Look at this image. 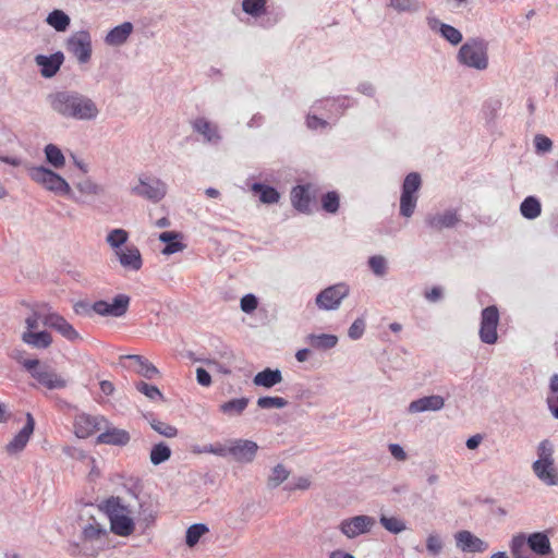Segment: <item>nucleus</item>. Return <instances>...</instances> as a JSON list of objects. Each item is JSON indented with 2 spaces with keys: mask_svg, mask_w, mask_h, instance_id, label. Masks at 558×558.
<instances>
[{
  "mask_svg": "<svg viewBox=\"0 0 558 558\" xmlns=\"http://www.w3.org/2000/svg\"><path fill=\"white\" fill-rule=\"evenodd\" d=\"M107 531L98 523H90L83 529L82 543L71 546L72 556L95 558L102 549Z\"/></svg>",
  "mask_w": 558,
  "mask_h": 558,
  "instance_id": "423d86ee",
  "label": "nucleus"
},
{
  "mask_svg": "<svg viewBox=\"0 0 558 558\" xmlns=\"http://www.w3.org/2000/svg\"><path fill=\"white\" fill-rule=\"evenodd\" d=\"M129 233L124 229H113L107 234V243L116 251L122 250L128 242Z\"/></svg>",
  "mask_w": 558,
  "mask_h": 558,
  "instance_id": "a18cd8bd",
  "label": "nucleus"
},
{
  "mask_svg": "<svg viewBox=\"0 0 558 558\" xmlns=\"http://www.w3.org/2000/svg\"><path fill=\"white\" fill-rule=\"evenodd\" d=\"M130 296L126 294H118L111 302L97 301L93 304V311L100 316L121 317L129 308Z\"/></svg>",
  "mask_w": 558,
  "mask_h": 558,
  "instance_id": "ddd939ff",
  "label": "nucleus"
},
{
  "mask_svg": "<svg viewBox=\"0 0 558 558\" xmlns=\"http://www.w3.org/2000/svg\"><path fill=\"white\" fill-rule=\"evenodd\" d=\"M116 255L125 269L137 271L143 266L141 252L135 245H126L122 250L116 251Z\"/></svg>",
  "mask_w": 558,
  "mask_h": 558,
  "instance_id": "393cba45",
  "label": "nucleus"
},
{
  "mask_svg": "<svg viewBox=\"0 0 558 558\" xmlns=\"http://www.w3.org/2000/svg\"><path fill=\"white\" fill-rule=\"evenodd\" d=\"M368 266L374 275L383 277L387 274V260L381 255H374L368 258Z\"/></svg>",
  "mask_w": 558,
  "mask_h": 558,
  "instance_id": "864d4df0",
  "label": "nucleus"
},
{
  "mask_svg": "<svg viewBox=\"0 0 558 558\" xmlns=\"http://www.w3.org/2000/svg\"><path fill=\"white\" fill-rule=\"evenodd\" d=\"M75 187L78 190L81 194L87 196H97L102 193V187L89 178L81 182H77L75 184Z\"/></svg>",
  "mask_w": 558,
  "mask_h": 558,
  "instance_id": "09e8293b",
  "label": "nucleus"
},
{
  "mask_svg": "<svg viewBox=\"0 0 558 558\" xmlns=\"http://www.w3.org/2000/svg\"><path fill=\"white\" fill-rule=\"evenodd\" d=\"M513 558H538L553 554V548L547 531L534 532L530 535L518 533L509 543Z\"/></svg>",
  "mask_w": 558,
  "mask_h": 558,
  "instance_id": "f03ea898",
  "label": "nucleus"
},
{
  "mask_svg": "<svg viewBox=\"0 0 558 558\" xmlns=\"http://www.w3.org/2000/svg\"><path fill=\"white\" fill-rule=\"evenodd\" d=\"M252 191L258 195L260 202L265 204H275L280 197L276 189L262 183H254L252 185Z\"/></svg>",
  "mask_w": 558,
  "mask_h": 558,
  "instance_id": "e433bc0d",
  "label": "nucleus"
},
{
  "mask_svg": "<svg viewBox=\"0 0 558 558\" xmlns=\"http://www.w3.org/2000/svg\"><path fill=\"white\" fill-rule=\"evenodd\" d=\"M350 99L345 96L337 98H326L317 101L313 106L315 112L325 110L327 119H337L344 113V110L350 107Z\"/></svg>",
  "mask_w": 558,
  "mask_h": 558,
  "instance_id": "6ab92c4d",
  "label": "nucleus"
},
{
  "mask_svg": "<svg viewBox=\"0 0 558 558\" xmlns=\"http://www.w3.org/2000/svg\"><path fill=\"white\" fill-rule=\"evenodd\" d=\"M193 129L208 143L218 144L221 140L218 128L204 118L196 119L193 122Z\"/></svg>",
  "mask_w": 558,
  "mask_h": 558,
  "instance_id": "2f4dec72",
  "label": "nucleus"
},
{
  "mask_svg": "<svg viewBox=\"0 0 558 558\" xmlns=\"http://www.w3.org/2000/svg\"><path fill=\"white\" fill-rule=\"evenodd\" d=\"M313 187L311 184L298 185L291 191V202L295 209L301 213H308L311 205V192Z\"/></svg>",
  "mask_w": 558,
  "mask_h": 558,
  "instance_id": "cd10ccee",
  "label": "nucleus"
},
{
  "mask_svg": "<svg viewBox=\"0 0 558 558\" xmlns=\"http://www.w3.org/2000/svg\"><path fill=\"white\" fill-rule=\"evenodd\" d=\"M43 323L45 326L57 330L70 341H76L80 339V335L74 327L63 316L56 312H51L49 310L47 314L43 316Z\"/></svg>",
  "mask_w": 558,
  "mask_h": 558,
  "instance_id": "f3484780",
  "label": "nucleus"
},
{
  "mask_svg": "<svg viewBox=\"0 0 558 558\" xmlns=\"http://www.w3.org/2000/svg\"><path fill=\"white\" fill-rule=\"evenodd\" d=\"M64 61V54L58 51L51 56L37 54L35 57V63L40 69V74L46 77H52L60 70Z\"/></svg>",
  "mask_w": 558,
  "mask_h": 558,
  "instance_id": "5701e85b",
  "label": "nucleus"
},
{
  "mask_svg": "<svg viewBox=\"0 0 558 558\" xmlns=\"http://www.w3.org/2000/svg\"><path fill=\"white\" fill-rule=\"evenodd\" d=\"M257 305L258 301L254 294H246L241 299L240 306L244 313L250 314L254 312L257 308Z\"/></svg>",
  "mask_w": 558,
  "mask_h": 558,
  "instance_id": "052dcab7",
  "label": "nucleus"
},
{
  "mask_svg": "<svg viewBox=\"0 0 558 558\" xmlns=\"http://www.w3.org/2000/svg\"><path fill=\"white\" fill-rule=\"evenodd\" d=\"M248 402L250 399L245 397L232 399L220 404L219 410L220 412L229 416L240 415L247 408Z\"/></svg>",
  "mask_w": 558,
  "mask_h": 558,
  "instance_id": "c9c22d12",
  "label": "nucleus"
},
{
  "mask_svg": "<svg viewBox=\"0 0 558 558\" xmlns=\"http://www.w3.org/2000/svg\"><path fill=\"white\" fill-rule=\"evenodd\" d=\"M445 547L442 537L437 532H432L426 537V550L429 555L437 557Z\"/></svg>",
  "mask_w": 558,
  "mask_h": 558,
  "instance_id": "de8ad7c7",
  "label": "nucleus"
},
{
  "mask_svg": "<svg viewBox=\"0 0 558 558\" xmlns=\"http://www.w3.org/2000/svg\"><path fill=\"white\" fill-rule=\"evenodd\" d=\"M322 206L327 213H337L339 208V195L336 192H328L322 198Z\"/></svg>",
  "mask_w": 558,
  "mask_h": 558,
  "instance_id": "4d7b16f0",
  "label": "nucleus"
},
{
  "mask_svg": "<svg viewBox=\"0 0 558 558\" xmlns=\"http://www.w3.org/2000/svg\"><path fill=\"white\" fill-rule=\"evenodd\" d=\"M376 520L366 514H360L342 520L338 529L348 538L352 539L372 531Z\"/></svg>",
  "mask_w": 558,
  "mask_h": 558,
  "instance_id": "f8f14e48",
  "label": "nucleus"
},
{
  "mask_svg": "<svg viewBox=\"0 0 558 558\" xmlns=\"http://www.w3.org/2000/svg\"><path fill=\"white\" fill-rule=\"evenodd\" d=\"M258 445L248 439H232L229 441L228 454L240 463L252 462L257 453Z\"/></svg>",
  "mask_w": 558,
  "mask_h": 558,
  "instance_id": "2eb2a0df",
  "label": "nucleus"
},
{
  "mask_svg": "<svg viewBox=\"0 0 558 558\" xmlns=\"http://www.w3.org/2000/svg\"><path fill=\"white\" fill-rule=\"evenodd\" d=\"M390 454L398 461H405L408 454L399 444H390L388 446Z\"/></svg>",
  "mask_w": 558,
  "mask_h": 558,
  "instance_id": "338daca9",
  "label": "nucleus"
},
{
  "mask_svg": "<svg viewBox=\"0 0 558 558\" xmlns=\"http://www.w3.org/2000/svg\"><path fill=\"white\" fill-rule=\"evenodd\" d=\"M183 235L180 232L175 231H165L161 232L158 239L167 243V245L161 251L163 255H171L178 252H182L185 248V244L181 242Z\"/></svg>",
  "mask_w": 558,
  "mask_h": 558,
  "instance_id": "7c9ffc66",
  "label": "nucleus"
},
{
  "mask_svg": "<svg viewBox=\"0 0 558 558\" xmlns=\"http://www.w3.org/2000/svg\"><path fill=\"white\" fill-rule=\"evenodd\" d=\"M364 330H365V323H364V320L361 319V318H357L350 326V328L348 330V336L351 339H353V340H357V339H360L363 336Z\"/></svg>",
  "mask_w": 558,
  "mask_h": 558,
  "instance_id": "680f3d73",
  "label": "nucleus"
},
{
  "mask_svg": "<svg viewBox=\"0 0 558 558\" xmlns=\"http://www.w3.org/2000/svg\"><path fill=\"white\" fill-rule=\"evenodd\" d=\"M45 155H46L47 161L53 168L60 169L65 163V158H64L61 149L58 146L53 145V144H48L45 147Z\"/></svg>",
  "mask_w": 558,
  "mask_h": 558,
  "instance_id": "c03bdc74",
  "label": "nucleus"
},
{
  "mask_svg": "<svg viewBox=\"0 0 558 558\" xmlns=\"http://www.w3.org/2000/svg\"><path fill=\"white\" fill-rule=\"evenodd\" d=\"M102 428H105V432L97 436V444L123 447L131 440V435L128 430L112 426L107 421L104 423Z\"/></svg>",
  "mask_w": 558,
  "mask_h": 558,
  "instance_id": "aec40b11",
  "label": "nucleus"
},
{
  "mask_svg": "<svg viewBox=\"0 0 558 558\" xmlns=\"http://www.w3.org/2000/svg\"><path fill=\"white\" fill-rule=\"evenodd\" d=\"M27 173L34 182L41 185L47 191L52 192L57 195L68 196L77 204L85 203V201L76 197L73 194L70 184L61 175L53 172L52 170L43 166L28 167Z\"/></svg>",
  "mask_w": 558,
  "mask_h": 558,
  "instance_id": "20e7f679",
  "label": "nucleus"
},
{
  "mask_svg": "<svg viewBox=\"0 0 558 558\" xmlns=\"http://www.w3.org/2000/svg\"><path fill=\"white\" fill-rule=\"evenodd\" d=\"M379 522L385 530L392 534H399L407 530L405 522L398 517H387L381 514L379 518Z\"/></svg>",
  "mask_w": 558,
  "mask_h": 558,
  "instance_id": "37998d69",
  "label": "nucleus"
},
{
  "mask_svg": "<svg viewBox=\"0 0 558 558\" xmlns=\"http://www.w3.org/2000/svg\"><path fill=\"white\" fill-rule=\"evenodd\" d=\"M457 61L460 65L485 71L489 65L488 41L482 37L469 38L458 50Z\"/></svg>",
  "mask_w": 558,
  "mask_h": 558,
  "instance_id": "7ed1b4c3",
  "label": "nucleus"
},
{
  "mask_svg": "<svg viewBox=\"0 0 558 558\" xmlns=\"http://www.w3.org/2000/svg\"><path fill=\"white\" fill-rule=\"evenodd\" d=\"M112 533L118 536L126 537L133 534L135 523L131 517V509L121 502L119 497H111L104 504Z\"/></svg>",
  "mask_w": 558,
  "mask_h": 558,
  "instance_id": "39448f33",
  "label": "nucleus"
},
{
  "mask_svg": "<svg viewBox=\"0 0 558 558\" xmlns=\"http://www.w3.org/2000/svg\"><path fill=\"white\" fill-rule=\"evenodd\" d=\"M534 145L537 153H548L553 147V142L549 137L537 134L534 137Z\"/></svg>",
  "mask_w": 558,
  "mask_h": 558,
  "instance_id": "bf43d9fd",
  "label": "nucleus"
},
{
  "mask_svg": "<svg viewBox=\"0 0 558 558\" xmlns=\"http://www.w3.org/2000/svg\"><path fill=\"white\" fill-rule=\"evenodd\" d=\"M349 292L350 289L345 283L330 286L317 294L316 305L324 311L337 310Z\"/></svg>",
  "mask_w": 558,
  "mask_h": 558,
  "instance_id": "9b49d317",
  "label": "nucleus"
},
{
  "mask_svg": "<svg viewBox=\"0 0 558 558\" xmlns=\"http://www.w3.org/2000/svg\"><path fill=\"white\" fill-rule=\"evenodd\" d=\"M65 48L78 63H88L92 58L93 45L92 37L87 31L73 33L65 43Z\"/></svg>",
  "mask_w": 558,
  "mask_h": 558,
  "instance_id": "6e6552de",
  "label": "nucleus"
},
{
  "mask_svg": "<svg viewBox=\"0 0 558 558\" xmlns=\"http://www.w3.org/2000/svg\"><path fill=\"white\" fill-rule=\"evenodd\" d=\"M22 340L34 348L46 349L52 343V337L48 331H24Z\"/></svg>",
  "mask_w": 558,
  "mask_h": 558,
  "instance_id": "f704fd0d",
  "label": "nucleus"
},
{
  "mask_svg": "<svg viewBox=\"0 0 558 558\" xmlns=\"http://www.w3.org/2000/svg\"><path fill=\"white\" fill-rule=\"evenodd\" d=\"M51 109L65 119L94 121L99 114L97 104L76 90H59L48 95Z\"/></svg>",
  "mask_w": 558,
  "mask_h": 558,
  "instance_id": "f257e3e1",
  "label": "nucleus"
},
{
  "mask_svg": "<svg viewBox=\"0 0 558 558\" xmlns=\"http://www.w3.org/2000/svg\"><path fill=\"white\" fill-rule=\"evenodd\" d=\"M390 5L400 12L416 10L412 0H390Z\"/></svg>",
  "mask_w": 558,
  "mask_h": 558,
  "instance_id": "0e129e2a",
  "label": "nucleus"
},
{
  "mask_svg": "<svg viewBox=\"0 0 558 558\" xmlns=\"http://www.w3.org/2000/svg\"><path fill=\"white\" fill-rule=\"evenodd\" d=\"M427 24L432 31L438 32L444 39L453 46L459 45L463 39L462 33L458 28L440 22L435 16L427 17Z\"/></svg>",
  "mask_w": 558,
  "mask_h": 558,
  "instance_id": "b1692460",
  "label": "nucleus"
},
{
  "mask_svg": "<svg viewBox=\"0 0 558 558\" xmlns=\"http://www.w3.org/2000/svg\"><path fill=\"white\" fill-rule=\"evenodd\" d=\"M48 25L57 32H65L70 26V17L61 10H53L46 19Z\"/></svg>",
  "mask_w": 558,
  "mask_h": 558,
  "instance_id": "58836bf2",
  "label": "nucleus"
},
{
  "mask_svg": "<svg viewBox=\"0 0 558 558\" xmlns=\"http://www.w3.org/2000/svg\"><path fill=\"white\" fill-rule=\"evenodd\" d=\"M206 365L214 367L217 372L223 374V375H230L231 374V364L228 363H220L213 359H207L204 361Z\"/></svg>",
  "mask_w": 558,
  "mask_h": 558,
  "instance_id": "69168bd1",
  "label": "nucleus"
},
{
  "mask_svg": "<svg viewBox=\"0 0 558 558\" xmlns=\"http://www.w3.org/2000/svg\"><path fill=\"white\" fill-rule=\"evenodd\" d=\"M306 125L311 130L326 129L328 125L327 120L317 117L315 113L308 114L306 118Z\"/></svg>",
  "mask_w": 558,
  "mask_h": 558,
  "instance_id": "e2e57ef3",
  "label": "nucleus"
},
{
  "mask_svg": "<svg viewBox=\"0 0 558 558\" xmlns=\"http://www.w3.org/2000/svg\"><path fill=\"white\" fill-rule=\"evenodd\" d=\"M554 452L555 447L553 442L548 439H544L537 446V460L534 462H555Z\"/></svg>",
  "mask_w": 558,
  "mask_h": 558,
  "instance_id": "49530a36",
  "label": "nucleus"
},
{
  "mask_svg": "<svg viewBox=\"0 0 558 558\" xmlns=\"http://www.w3.org/2000/svg\"><path fill=\"white\" fill-rule=\"evenodd\" d=\"M136 389L145 395L148 399L155 401V400H163V395L158 389V387L154 385H149L145 381H138L135 384Z\"/></svg>",
  "mask_w": 558,
  "mask_h": 558,
  "instance_id": "603ef678",
  "label": "nucleus"
},
{
  "mask_svg": "<svg viewBox=\"0 0 558 558\" xmlns=\"http://www.w3.org/2000/svg\"><path fill=\"white\" fill-rule=\"evenodd\" d=\"M131 192L136 196L157 203L165 197L167 185L160 179L141 177L138 183L132 187Z\"/></svg>",
  "mask_w": 558,
  "mask_h": 558,
  "instance_id": "1a4fd4ad",
  "label": "nucleus"
},
{
  "mask_svg": "<svg viewBox=\"0 0 558 558\" xmlns=\"http://www.w3.org/2000/svg\"><path fill=\"white\" fill-rule=\"evenodd\" d=\"M456 545L463 553H484L488 544L470 531L463 530L454 534Z\"/></svg>",
  "mask_w": 558,
  "mask_h": 558,
  "instance_id": "412c9836",
  "label": "nucleus"
},
{
  "mask_svg": "<svg viewBox=\"0 0 558 558\" xmlns=\"http://www.w3.org/2000/svg\"><path fill=\"white\" fill-rule=\"evenodd\" d=\"M546 404L550 414L558 420V395H547Z\"/></svg>",
  "mask_w": 558,
  "mask_h": 558,
  "instance_id": "774afa93",
  "label": "nucleus"
},
{
  "mask_svg": "<svg viewBox=\"0 0 558 558\" xmlns=\"http://www.w3.org/2000/svg\"><path fill=\"white\" fill-rule=\"evenodd\" d=\"M49 311L48 304H43L38 307V310L33 311V313L25 319V324L27 326L26 331H33L38 327V320H43V316L47 314Z\"/></svg>",
  "mask_w": 558,
  "mask_h": 558,
  "instance_id": "5fc2aeb1",
  "label": "nucleus"
},
{
  "mask_svg": "<svg viewBox=\"0 0 558 558\" xmlns=\"http://www.w3.org/2000/svg\"><path fill=\"white\" fill-rule=\"evenodd\" d=\"M282 381V373L280 369H271V368H265L264 371L257 373L254 378L253 383L257 387H264V388H272L274 386L280 384Z\"/></svg>",
  "mask_w": 558,
  "mask_h": 558,
  "instance_id": "473e14b6",
  "label": "nucleus"
},
{
  "mask_svg": "<svg viewBox=\"0 0 558 558\" xmlns=\"http://www.w3.org/2000/svg\"><path fill=\"white\" fill-rule=\"evenodd\" d=\"M150 426L154 430H156L158 434L167 437V438H173L178 435V429L177 427L168 424V423H165V422H161V421H158V420H153L150 422Z\"/></svg>",
  "mask_w": 558,
  "mask_h": 558,
  "instance_id": "6e6d98bb",
  "label": "nucleus"
},
{
  "mask_svg": "<svg viewBox=\"0 0 558 558\" xmlns=\"http://www.w3.org/2000/svg\"><path fill=\"white\" fill-rule=\"evenodd\" d=\"M288 405V400L282 397H259L257 399V407L260 409H282Z\"/></svg>",
  "mask_w": 558,
  "mask_h": 558,
  "instance_id": "8fccbe9b",
  "label": "nucleus"
},
{
  "mask_svg": "<svg viewBox=\"0 0 558 558\" xmlns=\"http://www.w3.org/2000/svg\"><path fill=\"white\" fill-rule=\"evenodd\" d=\"M534 475L547 486L558 485V468L555 462H533Z\"/></svg>",
  "mask_w": 558,
  "mask_h": 558,
  "instance_id": "a878e982",
  "label": "nucleus"
},
{
  "mask_svg": "<svg viewBox=\"0 0 558 558\" xmlns=\"http://www.w3.org/2000/svg\"><path fill=\"white\" fill-rule=\"evenodd\" d=\"M445 407V399L439 395H432L418 398L409 403L407 411L416 414L427 411H440Z\"/></svg>",
  "mask_w": 558,
  "mask_h": 558,
  "instance_id": "4be33fe9",
  "label": "nucleus"
},
{
  "mask_svg": "<svg viewBox=\"0 0 558 558\" xmlns=\"http://www.w3.org/2000/svg\"><path fill=\"white\" fill-rule=\"evenodd\" d=\"M266 0H243L242 9L252 16H259L265 12Z\"/></svg>",
  "mask_w": 558,
  "mask_h": 558,
  "instance_id": "3c124183",
  "label": "nucleus"
},
{
  "mask_svg": "<svg viewBox=\"0 0 558 558\" xmlns=\"http://www.w3.org/2000/svg\"><path fill=\"white\" fill-rule=\"evenodd\" d=\"M209 529L206 524L195 523L186 530L185 543L189 547H194L202 536L207 534Z\"/></svg>",
  "mask_w": 558,
  "mask_h": 558,
  "instance_id": "a19ab883",
  "label": "nucleus"
},
{
  "mask_svg": "<svg viewBox=\"0 0 558 558\" xmlns=\"http://www.w3.org/2000/svg\"><path fill=\"white\" fill-rule=\"evenodd\" d=\"M521 215L526 219H535L541 215L542 207L539 201L534 196H527L520 206Z\"/></svg>",
  "mask_w": 558,
  "mask_h": 558,
  "instance_id": "4c0bfd02",
  "label": "nucleus"
},
{
  "mask_svg": "<svg viewBox=\"0 0 558 558\" xmlns=\"http://www.w3.org/2000/svg\"><path fill=\"white\" fill-rule=\"evenodd\" d=\"M289 475L290 471L282 463H278L270 471L267 478V486L269 488H277L289 477Z\"/></svg>",
  "mask_w": 558,
  "mask_h": 558,
  "instance_id": "ea45409f",
  "label": "nucleus"
},
{
  "mask_svg": "<svg viewBox=\"0 0 558 558\" xmlns=\"http://www.w3.org/2000/svg\"><path fill=\"white\" fill-rule=\"evenodd\" d=\"M170 457H171V449L165 442H159V444L154 445L150 450V454H149L150 462L154 465H158V464L166 462L167 460L170 459Z\"/></svg>",
  "mask_w": 558,
  "mask_h": 558,
  "instance_id": "79ce46f5",
  "label": "nucleus"
},
{
  "mask_svg": "<svg viewBox=\"0 0 558 558\" xmlns=\"http://www.w3.org/2000/svg\"><path fill=\"white\" fill-rule=\"evenodd\" d=\"M133 32V24L124 22L113 27L105 37V43L109 46H121L126 43Z\"/></svg>",
  "mask_w": 558,
  "mask_h": 558,
  "instance_id": "c756f323",
  "label": "nucleus"
},
{
  "mask_svg": "<svg viewBox=\"0 0 558 558\" xmlns=\"http://www.w3.org/2000/svg\"><path fill=\"white\" fill-rule=\"evenodd\" d=\"M33 377L48 389H62L66 386V380L62 376L48 368H40Z\"/></svg>",
  "mask_w": 558,
  "mask_h": 558,
  "instance_id": "c85d7f7f",
  "label": "nucleus"
},
{
  "mask_svg": "<svg viewBox=\"0 0 558 558\" xmlns=\"http://www.w3.org/2000/svg\"><path fill=\"white\" fill-rule=\"evenodd\" d=\"M35 430V420L28 412L26 413V422L23 428L5 445L4 449L9 456H17L27 446Z\"/></svg>",
  "mask_w": 558,
  "mask_h": 558,
  "instance_id": "4468645a",
  "label": "nucleus"
},
{
  "mask_svg": "<svg viewBox=\"0 0 558 558\" xmlns=\"http://www.w3.org/2000/svg\"><path fill=\"white\" fill-rule=\"evenodd\" d=\"M106 418L80 413L74 418V433L78 438H87L102 428Z\"/></svg>",
  "mask_w": 558,
  "mask_h": 558,
  "instance_id": "dca6fc26",
  "label": "nucleus"
},
{
  "mask_svg": "<svg viewBox=\"0 0 558 558\" xmlns=\"http://www.w3.org/2000/svg\"><path fill=\"white\" fill-rule=\"evenodd\" d=\"M421 184V177L417 172H411L405 177L400 197L401 216L409 218L413 215L417 203L416 193L418 192Z\"/></svg>",
  "mask_w": 558,
  "mask_h": 558,
  "instance_id": "0eeeda50",
  "label": "nucleus"
},
{
  "mask_svg": "<svg viewBox=\"0 0 558 558\" xmlns=\"http://www.w3.org/2000/svg\"><path fill=\"white\" fill-rule=\"evenodd\" d=\"M121 359L130 361L129 367L147 379H153L159 374L157 367L142 355L130 354Z\"/></svg>",
  "mask_w": 558,
  "mask_h": 558,
  "instance_id": "bb28decb",
  "label": "nucleus"
},
{
  "mask_svg": "<svg viewBox=\"0 0 558 558\" xmlns=\"http://www.w3.org/2000/svg\"><path fill=\"white\" fill-rule=\"evenodd\" d=\"M194 452H196V453H213V454H216L219 457H226L228 454V446L220 444V442H216V444L206 445L199 449H195Z\"/></svg>",
  "mask_w": 558,
  "mask_h": 558,
  "instance_id": "13d9d810",
  "label": "nucleus"
},
{
  "mask_svg": "<svg viewBox=\"0 0 558 558\" xmlns=\"http://www.w3.org/2000/svg\"><path fill=\"white\" fill-rule=\"evenodd\" d=\"M305 341L308 345L316 350H329L337 345L338 337L330 333H310Z\"/></svg>",
  "mask_w": 558,
  "mask_h": 558,
  "instance_id": "72a5a7b5",
  "label": "nucleus"
},
{
  "mask_svg": "<svg viewBox=\"0 0 558 558\" xmlns=\"http://www.w3.org/2000/svg\"><path fill=\"white\" fill-rule=\"evenodd\" d=\"M460 221V215L458 209L449 208L441 213L427 215L425 223L432 230L440 231L442 229H449L457 226Z\"/></svg>",
  "mask_w": 558,
  "mask_h": 558,
  "instance_id": "a211bd4d",
  "label": "nucleus"
},
{
  "mask_svg": "<svg viewBox=\"0 0 558 558\" xmlns=\"http://www.w3.org/2000/svg\"><path fill=\"white\" fill-rule=\"evenodd\" d=\"M499 324V311L497 306L485 307L481 314L480 339L486 344H494L498 340L497 327Z\"/></svg>",
  "mask_w": 558,
  "mask_h": 558,
  "instance_id": "9d476101",
  "label": "nucleus"
}]
</instances>
